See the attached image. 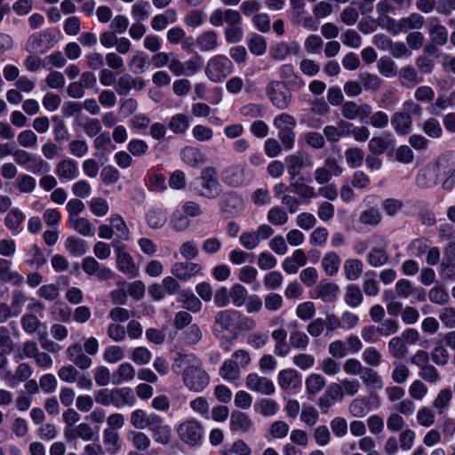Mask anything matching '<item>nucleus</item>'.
I'll return each mask as SVG.
<instances>
[{
	"instance_id": "obj_1",
	"label": "nucleus",
	"mask_w": 455,
	"mask_h": 455,
	"mask_svg": "<svg viewBox=\"0 0 455 455\" xmlns=\"http://www.w3.org/2000/svg\"><path fill=\"white\" fill-rule=\"evenodd\" d=\"M184 359L187 360V366L182 374L184 386L193 392L203 391L210 382L208 373L203 369L199 360L189 359L188 355H184Z\"/></svg>"
},
{
	"instance_id": "obj_2",
	"label": "nucleus",
	"mask_w": 455,
	"mask_h": 455,
	"mask_svg": "<svg viewBox=\"0 0 455 455\" xmlns=\"http://www.w3.org/2000/svg\"><path fill=\"white\" fill-rule=\"evenodd\" d=\"M94 399L100 405H114L117 408L124 405L132 406L136 402L133 391L130 387L100 389L95 392Z\"/></svg>"
},
{
	"instance_id": "obj_3",
	"label": "nucleus",
	"mask_w": 455,
	"mask_h": 455,
	"mask_svg": "<svg viewBox=\"0 0 455 455\" xmlns=\"http://www.w3.org/2000/svg\"><path fill=\"white\" fill-rule=\"evenodd\" d=\"M202 189L197 193L200 196L205 198H216L222 191L221 184L219 180L218 169L214 166L204 167L199 177Z\"/></svg>"
},
{
	"instance_id": "obj_4",
	"label": "nucleus",
	"mask_w": 455,
	"mask_h": 455,
	"mask_svg": "<svg viewBox=\"0 0 455 455\" xmlns=\"http://www.w3.org/2000/svg\"><path fill=\"white\" fill-rule=\"evenodd\" d=\"M274 126L278 130V138L285 149L290 150L294 147L296 126L295 118L286 113L277 116L274 119Z\"/></svg>"
},
{
	"instance_id": "obj_5",
	"label": "nucleus",
	"mask_w": 455,
	"mask_h": 455,
	"mask_svg": "<svg viewBox=\"0 0 455 455\" xmlns=\"http://www.w3.org/2000/svg\"><path fill=\"white\" fill-rule=\"evenodd\" d=\"M177 433L182 443L193 447L201 443L204 427L196 419H187L178 426Z\"/></svg>"
},
{
	"instance_id": "obj_6",
	"label": "nucleus",
	"mask_w": 455,
	"mask_h": 455,
	"mask_svg": "<svg viewBox=\"0 0 455 455\" xmlns=\"http://www.w3.org/2000/svg\"><path fill=\"white\" fill-rule=\"evenodd\" d=\"M232 62L224 55H217L211 59L206 67V75L216 83L221 82L232 72Z\"/></svg>"
},
{
	"instance_id": "obj_7",
	"label": "nucleus",
	"mask_w": 455,
	"mask_h": 455,
	"mask_svg": "<svg viewBox=\"0 0 455 455\" xmlns=\"http://www.w3.org/2000/svg\"><path fill=\"white\" fill-rule=\"evenodd\" d=\"M12 156L18 165L23 166L34 173H45L50 169L47 162L43 159H37L34 155L24 149L14 150Z\"/></svg>"
},
{
	"instance_id": "obj_8",
	"label": "nucleus",
	"mask_w": 455,
	"mask_h": 455,
	"mask_svg": "<svg viewBox=\"0 0 455 455\" xmlns=\"http://www.w3.org/2000/svg\"><path fill=\"white\" fill-rule=\"evenodd\" d=\"M56 42V33L52 29H45L29 36L26 44V50L30 52L38 51L43 52L52 48Z\"/></svg>"
},
{
	"instance_id": "obj_9",
	"label": "nucleus",
	"mask_w": 455,
	"mask_h": 455,
	"mask_svg": "<svg viewBox=\"0 0 455 455\" xmlns=\"http://www.w3.org/2000/svg\"><path fill=\"white\" fill-rule=\"evenodd\" d=\"M266 92L269 97L272 104L277 108L283 110L288 108L291 94L285 88L284 84L279 81H271L267 88Z\"/></svg>"
},
{
	"instance_id": "obj_10",
	"label": "nucleus",
	"mask_w": 455,
	"mask_h": 455,
	"mask_svg": "<svg viewBox=\"0 0 455 455\" xmlns=\"http://www.w3.org/2000/svg\"><path fill=\"white\" fill-rule=\"evenodd\" d=\"M285 164L291 179L297 177L300 173L301 169L313 166L311 157L304 151H298L286 156Z\"/></svg>"
},
{
	"instance_id": "obj_11",
	"label": "nucleus",
	"mask_w": 455,
	"mask_h": 455,
	"mask_svg": "<svg viewBox=\"0 0 455 455\" xmlns=\"http://www.w3.org/2000/svg\"><path fill=\"white\" fill-rule=\"evenodd\" d=\"M342 172V167L334 157H327L324 160L323 166L315 171V180L320 185L326 184L331 180L332 176H339Z\"/></svg>"
},
{
	"instance_id": "obj_12",
	"label": "nucleus",
	"mask_w": 455,
	"mask_h": 455,
	"mask_svg": "<svg viewBox=\"0 0 455 455\" xmlns=\"http://www.w3.org/2000/svg\"><path fill=\"white\" fill-rule=\"evenodd\" d=\"M209 21L213 27H221L224 23L235 26L241 24L242 16L236 10L219 8L210 15Z\"/></svg>"
},
{
	"instance_id": "obj_13",
	"label": "nucleus",
	"mask_w": 455,
	"mask_h": 455,
	"mask_svg": "<svg viewBox=\"0 0 455 455\" xmlns=\"http://www.w3.org/2000/svg\"><path fill=\"white\" fill-rule=\"evenodd\" d=\"M341 115L347 120L359 118L363 120L371 116V107L369 104H356L355 101H346L341 106Z\"/></svg>"
},
{
	"instance_id": "obj_14",
	"label": "nucleus",
	"mask_w": 455,
	"mask_h": 455,
	"mask_svg": "<svg viewBox=\"0 0 455 455\" xmlns=\"http://www.w3.org/2000/svg\"><path fill=\"white\" fill-rule=\"evenodd\" d=\"M65 354L68 360L82 371L89 369L92 364V360L84 353L82 346L77 342L69 345Z\"/></svg>"
},
{
	"instance_id": "obj_15",
	"label": "nucleus",
	"mask_w": 455,
	"mask_h": 455,
	"mask_svg": "<svg viewBox=\"0 0 455 455\" xmlns=\"http://www.w3.org/2000/svg\"><path fill=\"white\" fill-rule=\"evenodd\" d=\"M427 28L430 41L438 46H443L448 42V29L442 24L438 17L427 19Z\"/></svg>"
},
{
	"instance_id": "obj_16",
	"label": "nucleus",
	"mask_w": 455,
	"mask_h": 455,
	"mask_svg": "<svg viewBox=\"0 0 455 455\" xmlns=\"http://www.w3.org/2000/svg\"><path fill=\"white\" fill-rule=\"evenodd\" d=\"M350 128V122L340 119L336 125H326L323 133L327 141L333 145L338 143L340 138L348 137Z\"/></svg>"
},
{
	"instance_id": "obj_17",
	"label": "nucleus",
	"mask_w": 455,
	"mask_h": 455,
	"mask_svg": "<svg viewBox=\"0 0 455 455\" xmlns=\"http://www.w3.org/2000/svg\"><path fill=\"white\" fill-rule=\"evenodd\" d=\"M246 387L252 391L265 395H272L275 390L272 380L257 373H250L246 377Z\"/></svg>"
},
{
	"instance_id": "obj_18",
	"label": "nucleus",
	"mask_w": 455,
	"mask_h": 455,
	"mask_svg": "<svg viewBox=\"0 0 455 455\" xmlns=\"http://www.w3.org/2000/svg\"><path fill=\"white\" fill-rule=\"evenodd\" d=\"M314 291L316 298L323 302H333L338 298L339 287L337 283L323 279L318 283Z\"/></svg>"
},
{
	"instance_id": "obj_19",
	"label": "nucleus",
	"mask_w": 455,
	"mask_h": 455,
	"mask_svg": "<svg viewBox=\"0 0 455 455\" xmlns=\"http://www.w3.org/2000/svg\"><path fill=\"white\" fill-rule=\"evenodd\" d=\"M342 397V387L338 383H331L319 398L318 405L324 412H326L338 399H341Z\"/></svg>"
},
{
	"instance_id": "obj_20",
	"label": "nucleus",
	"mask_w": 455,
	"mask_h": 455,
	"mask_svg": "<svg viewBox=\"0 0 455 455\" xmlns=\"http://www.w3.org/2000/svg\"><path fill=\"white\" fill-rule=\"evenodd\" d=\"M159 415L156 413L148 414L141 409H137L131 413L130 422L136 429L150 427L157 422Z\"/></svg>"
},
{
	"instance_id": "obj_21",
	"label": "nucleus",
	"mask_w": 455,
	"mask_h": 455,
	"mask_svg": "<svg viewBox=\"0 0 455 455\" xmlns=\"http://www.w3.org/2000/svg\"><path fill=\"white\" fill-rule=\"evenodd\" d=\"M116 251V265L118 269L129 275L132 277L137 275V267L135 266L132 257L127 251H124L121 247L117 246Z\"/></svg>"
},
{
	"instance_id": "obj_22",
	"label": "nucleus",
	"mask_w": 455,
	"mask_h": 455,
	"mask_svg": "<svg viewBox=\"0 0 455 455\" xmlns=\"http://www.w3.org/2000/svg\"><path fill=\"white\" fill-rule=\"evenodd\" d=\"M277 382L283 390L295 389L301 383L299 372L294 369H285L279 371Z\"/></svg>"
},
{
	"instance_id": "obj_23",
	"label": "nucleus",
	"mask_w": 455,
	"mask_h": 455,
	"mask_svg": "<svg viewBox=\"0 0 455 455\" xmlns=\"http://www.w3.org/2000/svg\"><path fill=\"white\" fill-rule=\"evenodd\" d=\"M201 270V266L193 262H177L172 267V274L180 280H188Z\"/></svg>"
},
{
	"instance_id": "obj_24",
	"label": "nucleus",
	"mask_w": 455,
	"mask_h": 455,
	"mask_svg": "<svg viewBox=\"0 0 455 455\" xmlns=\"http://www.w3.org/2000/svg\"><path fill=\"white\" fill-rule=\"evenodd\" d=\"M391 124L399 135H406L411 132L412 120L405 112H395L391 117Z\"/></svg>"
},
{
	"instance_id": "obj_25",
	"label": "nucleus",
	"mask_w": 455,
	"mask_h": 455,
	"mask_svg": "<svg viewBox=\"0 0 455 455\" xmlns=\"http://www.w3.org/2000/svg\"><path fill=\"white\" fill-rule=\"evenodd\" d=\"M0 281L19 286L23 283V277L18 272L12 270L9 260L0 258Z\"/></svg>"
},
{
	"instance_id": "obj_26",
	"label": "nucleus",
	"mask_w": 455,
	"mask_h": 455,
	"mask_svg": "<svg viewBox=\"0 0 455 455\" xmlns=\"http://www.w3.org/2000/svg\"><path fill=\"white\" fill-rule=\"evenodd\" d=\"M155 424L156 425H153L149 429L155 442L163 445L169 444L172 438L171 427L163 424V418L161 416H159L157 422Z\"/></svg>"
},
{
	"instance_id": "obj_27",
	"label": "nucleus",
	"mask_w": 455,
	"mask_h": 455,
	"mask_svg": "<svg viewBox=\"0 0 455 455\" xmlns=\"http://www.w3.org/2000/svg\"><path fill=\"white\" fill-rule=\"evenodd\" d=\"M55 173L60 180H72L78 174L77 164L73 159H64L57 164Z\"/></svg>"
},
{
	"instance_id": "obj_28",
	"label": "nucleus",
	"mask_w": 455,
	"mask_h": 455,
	"mask_svg": "<svg viewBox=\"0 0 455 455\" xmlns=\"http://www.w3.org/2000/svg\"><path fill=\"white\" fill-rule=\"evenodd\" d=\"M222 180L231 187L241 186L244 182L243 168L239 165L225 168L222 172Z\"/></svg>"
},
{
	"instance_id": "obj_29",
	"label": "nucleus",
	"mask_w": 455,
	"mask_h": 455,
	"mask_svg": "<svg viewBox=\"0 0 455 455\" xmlns=\"http://www.w3.org/2000/svg\"><path fill=\"white\" fill-rule=\"evenodd\" d=\"M239 316V312L234 310H222L215 315V327L221 331H228L235 325V320Z\"/></svg>"
},
{
	"instance_id": "obj_30",
	"label": "nucleus",
	"mask_w": 455,
	"mask_h": 455,
	"mask_svg": "<svg viewBox=\"0 0 455 455\" xmlns=\"http://www.w3.org/2000/svg\"><path fill=\"white\" fill-rule=\"evenodd\" d=\"M135 369L129 363H121L117 370L112 374V384L118 386L123 382L132 381L135 378Z\"/></svg>"
},
{
	"instance_id": "obj_31",
	"label": "nucleus",
	"mask_w": 455,
	"mask_h": 455,
	"mask_svg": "<svg viewBox=\"0 0 455 455\" xmlns=\"http://www.w3.org/2000/svg\"><path fill=\"white\" fill-rule=\"evenodd\" d=\"M32 368L27 363H20L14 373H8L6 379L11 387H16L20 382L27 381L32 375Z\"/></svg>"
},
{
	"instance_id": "obj_32",
	"label": "nucleus",
	"mask_w": 455,
	"mask_h": 455,
	"mask_svg": "<svg viewBox=\"0 0 455 455\" xmlns=\"http://www.w3.org/2000/svg\"><path fill=\"white\" fill-rule=\"evenodd\" d=\"M299 51V46L295 42L290 44L280 43L271 49L270 55L275 60H283L289 55L298 54Z\"/></svg>"
},
{
	"instance_id": "obj_33",
	"label": "nucleus",
	"mask_w": 455,
	"mask_h": 455,
	"mask_svg": "<svg viewBox=\"0 0 455 455\" xmlns=\"http://www.w3.org/2000/svg\"><path fill=\"white\" fill-rule=\"evenodd\" d=\"M230 425L233 431L247 432L252 426L250 417L244 412L233 411L230 417Z\"/></svg>"
},
{
	"instance_id": "obj_34",
	"label": "nucleus",
	"mask_w": 455,
	"mask_h": 455,
	"mask_svg": "<svg viewBox=\"0 0 455 455\" xmlns=\"http://www.w3.org/2000/svg\"><path fill=\"white\" fill-rule=\"evenodd\" d=\"M196 42L202 52L213 51L218 46V35L213 30H208L200 34Z\"/></svg>"
},
{
	"instance_id": "obj_35",
	"label": "nucleus",
	"mask_w": 455,
	"mask_h": 455,
	"mask_svg": "<svg viewBox=\"0 0 455 455\" xmlns=\"http://www.w3.org/2000/svg\"><path fill=\"white\" fill-rule=\"evenodd\" d=\"M180 155L183 162L192 167H197L205 163L204 155L196 148L187 147Z\"/></svg>"
},
{
	"instance_id": "obj_36",
	"label": "nucleus",
	"mask_w": 455,
	"mask_h": 455,
	"mask_svg": "<svg viewBox=\"0 0 455 455\" xmlns=\"http://www.w3.org/2000/svg\"><path fill=\"white\" fill-rule=\"evenodd\" d=\"M394 148L393 140L380 136L371 138L368 143V148L372 155H382Z\"/></svg>"
},
{
	"instance_id": "obj_37",
	"label": "nucleus",
	"mask_w": 455,
	"mask_h": 455,
	"mask_svg": "<svg viewBox=\"0 0 455 455\" xmlns=\"http://www.w3.org/2000/svg\"><path fill=\"white\" fill-rule=\"evenodd\" d=\"M94 432L87 423H80L71 431H65V437L68 441L76 438H81L84 441H91L93 438Z\"/></svg>"
},
{
	"instance_id": "obj_38",
	"label": "nucleus",
	"mask_w": 455,
	"mask_h": 455,
	"mask_svg": "<svg viewBox=\"0 0 455 455\" xmlns=\"http://www.w3.org/2000/svg\"><path fill=\"white\" fill-rule=\"evenodd\" d=\"M360 378L368 388L379 390L383 387L381 377L372 368L365 367Z\"/></svg>"
},
{
	"instance_id": "obj_39",
	"label": "nucleus",
	"mask_w": 455,
	"mask_h": 455,
	"mask_svg": "<svg viewBox=\"0 0 455 455\" xmlns=\"http://www.w3.org/2000/svg\"><path fill=\"white\" fill-rule=\"evenodd\" d=\"M399 20L401 32L420 29L425 23L424 17L418 12H412L409 16L402 18Z\"/></svg>"
},
{
	"instance_id": "obj_40",
	"label": "nucleus",
	"mask_w": 455,
	"mask_h": 455,
	"mask_svg": "<svg viewBox=\"0 0 455 455\" xmlns=\"http://www.w3.org/2000/svg\"><path fill=\"white\" fill-rule=\"evenodd\" d=\"M399 79L401 84L411 88L420 83L421 78L418 76L416 69L411 66H406L400 69Z\"/></svg>"
},
{
	"instance_id": "obj_41",
	"label": "nucleus",
	"mask_w": 455,
	"mask_h": 455,
	"mask_svg": "<svg viewBox=\"0 0 455 455\" xmlns=\"http://www.w3.org/2000/svg\"><path fill=\"white\" fill-rule=\"evenodd\" d=\"M358 80L361 83L362 88L366 91L377 92L383 84V81L377 75L368 72L360 73Z\"/></svg>"
},
{
	"instance_id": "obj_42",
	"label": "nucleus",
	"mask_w": 455,
	"mask_h": 455,
	"mask_svg": "<svg viewBox=\"0 0 455 455\" xmlns=\"http://www.w3.org/2000/svg\"><path fill=\"white\" fill-rule=\"evenodd\" d=\"M388 352L393 358H403L408 350L405 341L401 337H394L388 342Z\"/></svg>"
},
{
	"instance_id": "obj_43",
	"label": "nucleus",
	"mask_w": 455,
	"mask_h": 455,
	"mask_svg": "<svg viewBox=\"0 0 455 455\" xmlns=\"http://www.w3.org/2000/svg\"><path fill=\"white\" fill-rule=\"evenodd\" d=\"M345 275L350 281L357 280L363 273V262L360 259H347L344 263Z\"/></svg>"
},
{
	"instance_id": "obj_44",
	"label": "nucleus",
	"mask_w": 455,
	"mask_h": 455,
	"mask_svg": "<svg viewBox=\"0 0 455 455\" xmlns=\"http://www.w3.org/2000/svg\"><path fill=\"white\" fill-rule=\"evenodd\" d=\"M70 227L84 236L94 235V228L89 220L77 217L69 220Z\"/></svg>"
},
{
	"instance_id": "obj_45",
	"label": "nucleus",
	"mask_w": 455,
	"mask_h": 455,
	"mask_svg": "<svg viewBox=\"0 0 455 455\" xmlns=\"http://www.w3.org/2000/svg\"><path fill=\"white\" fill-rule=\"evenodd\" d=\"M340 265V259L335 252L327 253L323 260L322 267L328 275H334L338 273Z\"/></svg>"
},
{
	"instance_id": "obj_46",
	"label": "nucleus",
	"mask_w": 455,
	"mask_h": 455,
	"mask_svg": "<svg viewBox=\"0 0 455 455\" xmlns=\"http://www.w3.org/2000/svg\"><path fill=\"white\" fill-rule=\"evenodd\" d=\"M305 384L307 394L315 395L324 387L326 382L322 375L314 373L306 379Z\"/></svg>"
},
{
	"instance_id": "obj_47",
	"label": "nucleus",
	"mask_w": 455,
	"mask_h": 455,
	"mask_svg": "<svg viewBox=\"0 0 455 455\" xmlns=\"http://www.w3.org/2000/svg\"><path fill=\"white\" fill-rule=\"evenodd\" d=\"M103 442L107 446V451L110 453L116 452L120 447L119 435L112 428H106L103 431Z\"/></svg>"
},
{
	"instance_id": "obj_48",
	"label": "nucleus",
	"mask_w": 455,
	"mask_h": 455,
	"mask_svg": "<svg viewBox=\"0 0 455 455\" xmlns=\"http://www.w3.org/2000/svg\"><path fill=\"white\" fill-rule=\"evenodd\" d=\"M290 188L293 193L299 196L300 202H308L315 196V189L305 183L293 182Z\"/></svg>"
},
{
	"instance_id": "obj_49",
	"label": "nucleus",
	"mask_w": 455,
	"mask_h": 455,
	"mask_svg": "<svg viewBox=\"0 0 455 455\" xmlns=\"http://www.w3.org/2000/svg\"><path fill=\"white\" fill-rule=\"evenodd\" d=\"M344 299L349 307H358L363 301V294L359 287L355 284L348 285L346 289Z\"/></svg>"
},
{
	"instance_id": "obj_50",
	"label": "nucleus",
	"mask_w": 455,
	"mask_h": 455,
	"mask_svg": "<svg viewBox=\"0 0 455 455\" xmlns=\"http://www.w3.org/2000/svg\"><path fill=\"white\" fill-rule=\"evenodd\" d=\"M20 324L25 332L34 334L41 325L38 317L31 313H27L21 316Z\"/></svg>"
},
{
	"instance_id": "obj_51",
	"label": "nucleus",
	"mask_w": 455,
	"mask_h": 455,
	"mask_svg": "<svg viewBox=\"0 0 455 455\" xmlns=\"http://www.w3.org/2000/svg\"><path fill=\"white\" fill-rule=\"evenodd\" d=\"M378 70L385 77H394L397 74L395 61L389 57L380 58L377 64Z\"/></svg>"
},
{
	"instance_id": "obj_52",
	"label": "nucleus",
	"mask_w": 455,
	"mask_h": 455,
	"mask_svg": "<svg viewBox=\"0 0 455 455\" xmlns=\"http://www.w3.org/2000/svg\"><path fill=\"white\" fill-rule=\"evenodd\" d=\"M65 247L73 255L81 256L86 252V243L75 236L67 238Z\"/></svg>"
},
{
	"instance_id": "obj_53",
	"label": "nucleus",
	"mask_w": 455,
	"mask_h": 455,
	"mask_svg": "<svg viewBox=\"0 0 455 455\" xmlns=\"http://www.w3.org/2000/svg\"><path fill=\"white\" fill-rule=\"evenodd\" d=\"M345 157L347 164L351 168H356L362 165L364 152L359 148H350L345 151Z\"/></svg>"
},
{
	"instance_id": "obj_54",
	"label": "nucleus",
	"mask_w": 455,
	"mask_h": 455,
	"mask_svg": "<svg viewBox=\"0 0 455 455\" xmlns=\"http://www.w3.org/2000/svg\"><path fill=\"white\" fill-rule=\"evenodd\" d=\"M240 373L238 363L232 360H226L220 370V374L228 380L238 379Z\"/></svg>"
},
{
	"instance_id": "obj_55",
	"label": "nucleus",
	"mask_w": 455,
	"mask_h": 455,
	"mask_svg": "<svg viewBox=\"0 0 455 455\" xmlns=\"http://www.w3.org/2000/svg\"><path fill=\"white\" fill-rule=\"evenodd\" d=\"M28 298L25 292L21 290H14L12 293L11 309L13 312L14 316H18L27 302Z\"/></svg>"
},
{
	"instance_id": "obj_56",
	"label": "nucleus",
	"mask_w": 455,
	"mask_h": 455,
	"mask_svg": "<svg viewBox=\"0 0 455 455\" xmlns=\"http://www.w3.org/2000/svg\"><path fill=\"white\" fill-rule=\"evenodd\" d=\"M190 225L188 218L181 212L176 211L172 213L170 220V226L176 232H182L186 230Z\"/></svg>"
},
{
	"instance_id": "obj_57",
	"label": "nucleus",
	"mask_w": 455,
	"mask_h": 455,
	"mask_svg": "<svg viewBox=\"0 0 455 455\" xmlns=\"http://www.w3.org/2000/svg\"><path fill=\"white\" fill-rule=\"evenodd\" d=\"M131 440L133 447L137 451H144L148 450L151 444L149 437L141 431H132L130 433Z\"/></svg>"
},
{
	"instance_id": "obj_58",
	"label": "nucleus",
	"mask_w": 455,
	"mask_h": 455,
	"mask_svg": "<svg viewBox=\"0 0 455 455\" xmlns=\"http://www.w3.org/2000/svg\"><path fill=\"white\" fill-rule=\"evenodd\" d=\"M80 127L90 138L96 137L98 134L100 133L102 130V126L100 120L96 118L86 117L85 121L80 124Z\"/></svg>"
},
{
	"instance_id": "obj_59",
	"label": "nucleus",
	"mask_w": 455,
	"mask_h": 455,
	"mask_svg": "<svg viewBox=\"0 0 455 455\" xmlns=\"http://www.w3.org/2000/svg\"><path fill=\"white\" fill-rule=\"evenodd\" d=\"M267 220L273 225L282 226L288 221V215L280 206H275L268 211Z\"/></svg>"
},
{
	"instance_id": "obj_60",
	"label": "nucleus",
	"mask_w": 455,
	"mask_h": 455,
	"mask_svg": "<svg viewBox=\"0 0 455 455\" xmlns=\"http://www.w3.org/2000/svg\"><path fill=\"white\" fill-rule=\"evenodd\" d=\"M388 254L384 249L373 248L368 255V261L372 267H380L388 261Z\"/></svg>"
},
{
	"instance_id": "obj_61",
	"label": "nucleus",
	"mask_w": 455,
	"mask_h": 455,
	"mask_svg": "<svg viewBox=\"0 0 455 455\" xmlns=\"http://www.w3.org/2000/svg\"><path fill=\"white\" fill-rule=\"evenodd\" d=\"M24 219V214L19 209H12L7 213L4 219V224L9 229L16 230Z\"/></svg>"
},
{
	"instance_id": "obj_62",
	"label": "nucleus",
	"mask_w": 455,
	"mask_h": 455,
	"mask_svg": "<svg viewBox=\"0 0 455 455\" xmlns=\"http://www.w3.org/2000/svg\"><path fill=\"white\" fill-rule=\"evenodd\" d=\"M424 132L434 139L440 138L443 133V129L439 121L435 118L430 117L423 124Z\"/></svg>"
},
{
	"instance_id": "obj_63",
	"label": "nucleus",
	"mask_w": 455,
	"mask_h": 455,
	"mask_svg": "<svg viewBox=\"0 0 455 455\" xmlns=\"http://www.w3.org/2000/svg\"><path fill=\"white\" fill-rule=\"evenodd\" d=\"M247 295V290L239 283L235 284L229 291V296L235 307L243 306L246 300Z\"/></svg>"
},
{
	"instance_id": "obj_64",
	"label": "nucleus",
	"mask_w": 455,
	"mask_h": 455,
	"mask_svg": "<svg viewBox=\"0 0 455 455\" xmlns=\"http://www.w3.org/2000/svg\"><path fill=\"white\" fill-rule=\"evenodd\" d=\"M428 299L431 302L444 305L449 301V293L442 286H435L428 292Z\"/></svg>"
}]
</instances>
